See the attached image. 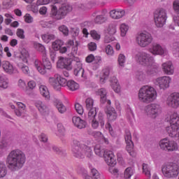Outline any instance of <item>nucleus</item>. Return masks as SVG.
<instances>
[{"label":"nucleus","instance_id":"obj_56","mask_svg":"<svg viewBox=\"0 0 179 179\" xmlns=\"http://www.w3.org/2000/svg\"><path fill=\"white\" fill-rule=\"evenodd\" d=\"M65 134V128L62 124H57V131L56 132V135L57 136H62Z\"/></svg>","mask_w":179,"mask_h":179},{"label":"nucleus","instance_id":"obj_48","mask_svg":"<svg viewBox=\"0 0 179 179\" xmlns=\"http://www.w3.org/2000/svg\"><path fill=\"white\" fill-rule=\"evenodd\" d=\"M106 33L110 36H114L117 33V25L114 24H109L106 29Z\"/></svg>","mask_w":179,"mask_h":179},{"label":"nucleus","instance_id":"obj_14","mask_svg":"<svg viewBox=\"0 0 179 179\" xmlns=\"http://www.w3.org/2000/svg\"><path fill=\"white\" fill-rule=\"evenodd\" d=\"M159 146L162 150H166L167 152H175V150H178V145H177V143L167 138L161 140Z\"/></svg>","mask_w":179,"mask_h":179},{"label":"nucleus","instance_id":"obj_17","mask_svg":"<svg viewBox=\"0 0 179 179\" xmlns=\"http://www.w3.org/2000/svg\"><path fill=\"white\" fill-rule=\"evenodd\" d=\"M166 104L171 108L177 109L179 107V93L173 92L169 94L166 100Z\"/></svg>","mask_w":179,"mask_h":179},{"label":"nucleus","instance_id":"obj_7","mask_svg":"<svg viewBox=\"0 0 179 179\" xmlns=\"http://www.w3.org/2000/svg\"><path fill=\"white\" fill-rule=\"evenodd\" d=\"M162 171L164 178H177L179 174V166L174 163L166 164L162 166Z\"/></svg>","mask_w":179,"mask_h":179},{"label":"nucleus","instance_id":"obj_30","mask_svg":"<svg viewBox=\"0 0 179 179\" xmlns=\"http://www.w3.org/2000/svg\"><path fill=\"white\" fill-rule=\"evenodd\" d=\"M107 20V13L106 11H102L101 13L98 14L94 19L95 23L98 24H102Z\"/></svg>","mask_w":179,"mask_h":179},{"label":"nucleus","instance_id":"obj_43","mask_svg":"<svg viewBox=\"0 0 179 179\" xmlns=\"http://www.w3.org/2000/svg\"><path fill=\"white\" fill-rule=\"evenodd\" d=\"M12 145V141L9 139H3L1 142H0V149L1 150H6L9 146Z\"/></svg>","mask_w":179,"mask_h":179},{"label":"nucleus","instance_id":"obj_44","mask_svg":"<svg viewBox=\"0 0 179 179\" xmlns=\"http://www.w3.org/2000/svg\"><path fill=\"white\" fill-rule=\"evenodd\" d=\"M125 62H127V57H125V55L122 53L119 54L117 57V64L119 66L124 68V66H125Z\"/></svg>","mask_w":179,"mask_h":179},{"label":"nucleus","instance_id":"obj_29","mask_svg":"<svg viewBox=\"0 0 179 179\" xmlns=\"http://www.w3.org/2000/svg\"><path fill=\"white\" fill-rule=\"evenodd\" d=\"M9 87V78L5 74L0 76V89L5 90Z\"/></svg>","mask_w":179,"mask_h":179},{"label":"nucleus","instance_id":"obj_3","mask_svg":"<svg viewBox=\"0 0 179 179\" xmlns=\"http://www.w3.org/2000/svg\"><path fill=\"white\" fill-rule=\"evenodd\" d=\"M69 12H72V6L66 3V0H55L52 6L51 15L57 20L64 19Z\"/></svg>","mask_w":179,"mask_h":179},{"label":"nucleus","instance_id":"obj_6","mask_svg":"<svg viewBox=\"0 0 179 179\" xmlns=\"http://www.w3.org/2000/svg\"><path fill=\"white\" fill-rule=\"evenodd\" d=\"M57 68L60 69H66V71H72L73 68H80V59L78 57H73L72 59L68 58L59 57L57 62Z\"/></svg>","mask_w":179,"mask_h":179},{"label":"nucleus","instance_id":"obj_8","mask_svg":"<svg viewBox=\"0 0 179 179\" xmlns=\"http://www.w3.org/2000/svg\"><path fill=\"white\" fill-rule=\"evenodd\" d=\"M34 65L41 75H46L48 71L52 69V64L50 59L47 58V56L42 57V62L41 60L36 59Z\"/></svg>","mask_w":179,"mask_h":179},{"label":"nucleus","instance_id":"obj_1","mask_svg":"<svg viewBox=\"0 0 179 179\" xmlns=\"http://www.w3.org/2000/svg\"><path fill=\"white\" fill-rule=\"evenodd\" d=\"M133 59L143 66H147L145 73L139 76L140 80H145L157 73V69L153 66L155 59L149 53L145 52H136L133 55Z\"/></svg>","mask_w":179,"mask_h":179},{"label":"nucleus","instance_id":"obj_25","mask_svg":"<svg viewBox=\"0 0 179 179\" xmlns=\"http://www.w3.org/2000/svg\"><path fill=\"white\" fill-rule=\"evenodd\" d=\"M73 124L78 128V129H83L87 126V122L78 116H74L72 118Z\"/></svg>","mask_w":179,"mask_h":179},{"label":"nucleus","instance_id":"obj_58","mask_svg":"<svg viewBox=\"0 0 179 179\" xmlns=\"http://www.w3.org/2000/svg\"><path fill=\"white\" fill-rule=\"evenodd\" d=\"M3 6L6 9H9V8H12V6H13V1H12V0H3Z\"/></svg>","mask_w":179,"mask_h":179},{"label":"nucleus","instance_id":"obj_19","mask_svg":"<svg viewBox=\"0 0 179 179\" xmlns=\"http://www.w3.org/2000/svg\"><path fill=\"white\" fill-rule=\"evenodd\" d=\"M125 142L127 143L126 150L132 157H135L136 154L134 151V142H132V136L131 132L127 131L124 136Z\"/></svg>","mask_w":179,"mask_h":179},{"label":"nucleus","instance_id":"obj_38","mask_svg":"<svg viewBox=\"0 0 179 179\" xmlns=\"http://www.w3.org/2000/svg\"><path fill=\"white\" fill-rule=\"evenodd\" d=\"M41 38L44 43L48 44L52 40H55V35L51 33L43 34L41 36Z\"/></svg>","mask_w":179,"mask_h":179},{"label":"nucleus","instance_id":"obj_54","mask_svg":"<svg viewBox=\"0 0 179 179\" xmlns=\"http://www.w3.org/2000/svg\"><path fill=\"white\" fill-rule=\"evenodd\" d=\"M58 83L59 86V90H61V87L68 85V81L66 80V79L64 78L63 77L59 75H58Z\"/></svg>","mask_w":179,"mask_h":179},{"label":"nucleus","instance_id":"obj_24","mask_svg":"<svg viewBox=\"0 0 179 179\" xmlns=\"http://www.w3.org/2000/svg\"><path fill=\"white\" fill-rule=\"evenodd\" d=\"M109 15L112 19L118 20L125 16V10L116 8L110 11Z\"/></svg>","mask_w":179,"mask_h":179},{"label":"nucleus","instance_id":"obj_64","mask_svg":"<svg viewBox=\"0 0 179 179\" xmlns=\"http://www.w3.org/2000/svg\"><path fill=\"white\" fill-rule=\"evenodd\" d=\"M88 47V50H90V51H96V50H97V44H96V43L94 42H90V43H88L87 45Z\"/></svg>","mask_w":179,"mask_h":179},{"label":"nucleus","instance_id":"obj_49","mask_svg":"<svg viewBox=\"0 0 179 179\" xmlns=\"http://www.w3.org/2000/svg\"><path fill=\"white\" fill-rule=\"evenodd\" d=\"M142 169H143V173L145 174L147 177L150 178L151 174H150V166L148 164L143 163L142 165Z\"/></svg>","mask_w":179,"mask_h":179},{"label":"nucleus","instance_id":"obj_62","mask_svg":"<svg viewBox=\"0 0 179 179\" xmlns=\"http://www.w3.org/2000/svg\"><path fill=\"white\" fill-rule=\"evenodd\" d=\"M4 16L6 17V18L5 19V20H4L5 24H6L7 26L9 25V24H10V23H12V19H13L12 15H10V14H9V13H6V14L4 15Z\"/></svg>","mask_w":179,"mask_h":179},{"label":"nucleus","instance_id":"obj_55","mask_svg":"<svg viewBox=\"0 0 179 179\" xmlns=\"http://www.w3.org/2000/svg\"><path fill=\"white\" fill-rule=\"evenodd\" d=\"M90 34L91 37H92V38L94 40H96V41H99V40H100V38H101V35L100 34V33L97 32V31H96V30H92L90 32Z\"/></svg>","mask_w":179,"mask_h":179},{"label":"nucleus","instance_id":"obj_23","mask_svg":"<svg viewBox=\"0 0 179 179\" xmlns=\"http://www.w3.org/2000/svg\"><path fill=\"white\" fill-rule=\"evenodd\" d=\"M162 70L165 75H174V66L171 61L162 63Z\"/></svg>","mask_w":179,"mask_h":179},{"label":"nucleus","instance_id":"obj_36","mask_svg":"<svg viewBox=\"0 0 179 179\" xmlns=\"http://www.w3.org/2000/svg\"><path fill=\"white\" fill-rule=\"evenodd\" d=\"M92 136L97 141H103L106 145H108V139L106 138L105 136L100 131H94Z\"/></svg>","mask_w":179,"mask_h":179},{"label":"nucleus","instance_id":"obj_47","mask_svg":"<svg viewBox=\"0 0 179 179\" xmlns=\"http://www.w3.org/2000/svg\"><path fill=\"white\" fill-rule=\"evenodd\" d=\"M120 29L121 36L125 37V36H127V33H128V30H129V26L125 23H122L120 26Z\"/></svg>","mask_w":179,"mask_h":179},{"label":"nucleus","instance_id":"obj_63","mask_svg":"<svg viewBox=\"0 0 179 179\" xmlns=\"http://www.w3.org/2000/svg\"><path fill=\"white\" fill-rule=\"evenodd\" d=\"M173 9L176 13H179V0H175L173 2Z\"/></svg>","mask_w":179,"mask_h":179},{"label":"nucleus","instance_id":"obj_10","mask_svg":"<svg viewBox=\"0 0 179 179\" xmlns=\"http://www.w3.org/2000/svg\"><path fill=\"white\" fill-rule=\"evenodd\" d=\"M144 113L150 118H157L162 114V106L156 103H150L145 107Z\"/></svg>","mask_w":179,"mask_h":179},{"label":"nucleus","instance_id":"obj_59","mask_svg":"<svg viewBox=\"0 0 179 179\" xmlns=\"http://www.w3.org/2000/svg\"><path fill=\"white\" fill-rule=\"evenodd\" d=\"M76 111H77L78 114L82 115L83 114V106L80 105V103H76L75 105Z\"/></svg>","mask_w":179,"mask_h":179},{"label":"nucleus","instance_id":"obj_9","mask_svg":"<svg viewBox=\"0 0 179 179\" xmlns=\"http://www.w3.org/2000/svg\"><path fill=\"white\" fill-rule=\"evenodd\" d=\"M152 41H153V36H152V34L148 31H140L136 35V43L142 48L150 45Z\"/></svg>","mask_w":179,"mask_h":179},{"label":"nucleus","instance_id":"obj_42","mask_svg":"<svg viewBox=\"0 0 179 179\" xmlns=\"http://www.w3.org/2000/svg\"><path fill=\"white\" fill-rule=\"evenodd\" d=\"M62 45H64V41L59 39L55 41L52 43V48L55 51H59Z\"/></svg>","mask_w":179,"mask_h":179},{"label":"nucleus","instance_id":"obj_26","mask_svg":"<svg viewBox=\"0 0 179 179\" xmlns=\"http://www.w3.org/2000/svg\"><path fill=\"white\" fill-rule=\"evenodd\" d=\"M110 87L113 89L115 93L120 94V93H121V85H120V82L118 81V79H117V77H113L110 78Z\"/></svg>","mask_w":179,"mask_h":179},{"label":"nucleus","instance_id":"obj_31","mask_svg":"<svg viewBox=\"0 0 179 179\" xmlns=\"http://www.w3.org/2000/svg\"><path fill=\"white\" fill-rule=\"evenodd\" d=\"M97 96L101 97V103L104 104L107 101V90L106 88H101L96 92Z\"/></svg>","mask_w":179,"mask_h":179},{"label":"nucleus","instance_id":"obj_45","mask_svg":"<svg viewBox=\"0 0 179 179\" xmlns=\"http://www.w3.org/2000/svg\"><path fill=\"white\" fill-rule=\"evenodd\" d=\"M135 171L132 167H127L124 171V178L130 179L134 176Z\"/></svg>","mask_w":179,"mask_h":179},{"label":"nucleus","instance_id":"obj_2","mask_svg":"<svg viewBox=\"0 0 179 179\" xmlns=\"http://www.w3.org/2000/svg\"><path fill=\"white\" fill-rule=\"evenodd\" d=\"M6 162L11 171H17L26 163V155L20 150H13L8 155Z\"/></svg>","mask_w":179,"mask_h":179},{"label":"nucleus","instance_id":"obj_4","mask_svg":"<svg viewBox=\"0 0 179 179\" xmlns=\"http://www.w3.org/2000/svg\"><path fill=\"white\" fill-rule=\"evenodd\" d=\"M138 96L139 101L149 104L157 99V92L152 86L144 85L139 90Z\"/></svg>","mask_w":179,"mask_h":179},{"label":"nucleus","instance_id":"obj_15","mask_svg":"<svg viewBox=\"0 0 179 179\" xmlns=\"http://www.w3.org/2000/svg\"><path fill=\"white\" fill-rule=\"evenodd\" d=\"M1 68L5 73L7 75H17L19 69L13 63L4 60L2 62Z\"/></svg>","mask_w":179,"mask_h":179},{"label":"nucleus","instance_id":"obj_16","mask_svg":"<svg viewBox=\"0 0 179 179\" xmlns=\"http://www.w3.org/2000/svg\"><path fill=\"white\" fill-rule=\"evenodd\" d=\"M155 85L159 86V89L162 90H166L170 87V83H171V78L170 76H164L162 77H159L154 80Z\"/></svg>","mask_w":179,"mask_h":179},{"label":"nucleus","instance_id":"obj_18","mask_svg":"<svg viewBox=\"0 0 179 179\" xmlns=\"http://www.w3.org/2000/svg\"><path fill=\"white\" fill-rule=\"evenodd\" d=\"M89 121L93 129H97L99 125L101 128H104V125H106V117L101 113L98 114L97 118L95 117L94 119H91Z\"/></svg>","mask_w":179,"mask_h":179},{"label":"nucleus","instance_id":"obj_35","mask_svg":"<svg viewBox=\"0 0 179 179\" xmlns=\"http://www.w3.org/2000/svg\"><path fill=\"white\" fill-rule=\"evenodd\" d=\"M34 46L36 50H37V51H38L41 54L42 58L47 57V50H45V47L43 44L35 43L34 44Z\"/></svg>","mask_w":179,"mask_h":179},{"label":"nucleus","instance_id":"obj_32","mask_svg":"<svg viewBox=\"0 0 179 179\" xmlns=\"http://www.w3.org/2000/svg\"><path fill=\"white\" fill-rule=\"evenodd\" d=\"M49 83L50 86L55 89V90H59V83H58V74L54 76V77L49 78Z\"/></svg>","mask_w":179,"mask_h":179},{"label":"nucleus","instance_id":"obj_27","mask_svg":"<svg viewBox=\"0 0 179 179\" xmlns=\"http://www.w3.org/2000/svg\"><path fill=\"white\" fill-rule=\"evenodd\" d=\"M80 68L79 67H74V75L75 76H81L83 79L86 80L88 78L87 71H85L82 68V60H80Z\"/></svg>","mask_w":179,"mask_h":179},{"label":"nucleus","instance_id":"obj_51","mask_svg":"<svg viewBox=\"0 0 179 179\" xmlns=\"http://www.w3.org/2000/svg\"><path fill=\"white\" fill-rule=\"evenodd\" d=\"M85 105L87 110H92V108H96L94 107V100L92 98H87L85 101Z\"/></svg>","mask_w":179,"mask_h":179},{"label":"nucleus","instance_id":"obj_34","mask_svg":"<svg viewBox=\"0 0 179 179\" xmlns=\"http://www.w3.org/2000/svg\"><path fill=\"white\" fill-rule=\"evenodd\" d=\"M39 92L43 97L46 99V100H50V91H48V88L47 87V86L44 85H41L39 86Z\"/></svg>","mask_w":179,"mask_h":179},{"label":"nucleus","instance_id":"obj_5","mask_svg":"<svg viewBox=\"0 0 179 179\" xmlns=\"http://www.w3.org/2000/svg\"><path fill=\"white\" fill-rule=\"evenodd\" d=\"M72 152L73 156L78 159H83L85 156L88 159H92V157H93L92 148L85 144H80V143L76 141H73Z\"/></svg>","mask_w":179,"mask_h":179},{"label":"nucleus","instance_id":"obj_33","mask_svg":"<svg viewBox=\"0 0 179 179\" xmlns=\"http://www.w3.org/2000/svg\"><path fill=\"white\" fill-rule=\"evenodd\" d=\"M67 47H71V54L73 56L78 55V42H73V40H69L66 43Z\"/></svg>","mask_w":179,"mask_h":179},{"label":"nucleus","instance_id":"obj_57","mask_svg":"<svg viewBox=\"0 0 179 179\" xmlns=\"http://www.w3.org/2000/svg\"><path fill=\"white\" fill-rule=\"evenodd\" d=\"M16 35L21 40H24L26 38V36L24 35V30L22 29H17Z\"/></svg>","mask_w":179,"mask_h":179},{"label":"nucleus","instance_id":"obj_20","mask_svg":"<svg viewBox=\"0 0 179 179\" xmlns=\"http://www.w3.org/2000/svg\"><path fill=\"white\" fill-rule=\"evenodd\" d=\"M148 51L152 54V55H166V54H167V50L162 47V45L159 43H153L148 49Z\"/></svg>","mask_w":179,"mask_h":179},{"label":"nucleus","instance_id":"obj_60","mask_svg":"<svg viewBox=\"0 0 179 179\" xmlns=\"http://www.w3.org/2000/svg\"><path fill=\"white\" fill-rule=\"evenodd\" d=\"M115 40V37L113 36V35H106L104 37V43L108 44V43H112Z\"/></svg>","mask_w":179,"mask_h":179},{"label":"nucleus","instance_id":"obj_40","mask_svg":"<svg viewBox=\"0 0 179 179\" xmlns=\"http://www.w3.org/2000/svg\"><path fill=\"white\" fill-rule=\"evenodd\" d=\"M8 174V168L5 162L0 161V178H3Z\"/></svg>","mask_w":179,"mask_h":179},{"label":"nucleus","instance_id":"obj_50","mask_svg":"<svg viewBox=\"0 0 179 179\" xmlns=\"http://www.w3.org/2000/svg\"><path fill=\"white\" fill-rule=\"evenodd\" d=\"M97 116V109L96 108H92V109H88V120H93Z\"/></svg>","mask_w":179,"mask_h":179},{"label":"nucleus","instance_id":"obj_21","mask_svg":"<svg viewBox=\"0 0 179 179\" xmlns=\"http://www.w3.org/2000/svg\"><path fill=\"white\" fill-rule=\"evenodd\" d=\"M34 106L41 115L45 116L50 114V107L45 102L38 100L35 101Z\"/></svg>","mask_w":179,"mask_h":179},{"label":"nucleus","instance_id":"obj_46","mask_svg":"<svg viewBox=\"0 0 179 179\" xmlns=\"http://www.w3.org/2000/svg\"><path fill=\"white\" fill-rule=\"evenodd\" d=\"M67 87L69 90H71V92H75V90H78V89H79V84L73 80H69L67 82Z\"/></svg>","mask_w":179,"mask_h":179},{"label":"nucleus","instance_id":"obj_52","mask_svg":"<svg viewBox=\"0 0 179 179\" xmlns=\"http://www.w3.org/2000/svg\"><path fill=\"white\" fill-rule=\"evenodd\" d=\"M105 52L108 57H113L114 56L115 51H114V48L111 46V45H108L105 48Z\"/></svg>","mask_w":179,"mask_h":179},{"label":"nucleus","instance_id":"obj_41","mask_svg":"<svg viewBox=\"0 0 179 179\" xmlns=\"http://www.w3.org/2000/svg\"><path fill=\"white\" fill-rule=\"evenodd\" d=\"M91 176L87 175L85 176V179H99L100 178V173H99V171L94 168L91 169Z\"/></svg>","mask_w":179,"mask_h":179},{"label":"nucleus","instance_id":"obj_22","mask_svg":"<svg viewBox=\"0 0 179 179\" xmlns=\"http://www.w3.org/2000/svg\"><path fill=\"white\" fill-rule=\"evenodd\" d=\"M103 157L108 166L114 167V166L117 164V159H115V155H114L113 151H105Z\"/></svg>","mask_w":179,"mask_h":179},{"label":"nucleus","instance_id":"obj_11","mask_svg":"<svg viewBox=\"0 0 179 179\" xmlns=\"http://www.w3.org/2000/svg\"><path fill=\"white\" fill-rule=\"evenodd\" d=\"M29 57L30 55L27 50H22L20 57H18L20 62L17 64V66L25 75H29V73H30V69H29V66L24 64L29 62Z\"/></svg>","mask_w":179,"mask_h":179},{"label":"nucleus","instance_id":"obj_39","mask_svg":"<svg viewBox=\"0 0 179 179\" xmlns=\"http://www.w3.org/2000/svg\"><path fill=\"white\" fill-rule=\"evenodd\" d=\"M104 152H107V150H104V148L102 147L100 144H96L94 147V152L96 156L99 157H103L104 156Z\"/></svg>","mask_w":179,"mask_h":179},{"label":"nucleus","instance_id":"obj_28","mask_svg":"<svg viewBox=\"0 0 179 179\" xmlns=\"http://www.w3.org/2000/svg\"><path fill=\"white\" fill-rule=\"evenodd\" d=\"M110 73H113V69L110 67H106L103 70V75L100 77L99 80V82L101 83V85H103L106 80L108 79Z\"/></svg>","mask_w":179,"mask_h":179},{"label":"nucleus","instance_id":"obj_53","mask_svg":"<svg viewBox=\"0 0 179 179\" xmlns=\"http://www.w3.org/2000/svg\"><path fill=\"white\" fill-rule=\"evenodd\" d=\"M59 31H60V33H62L63 35L64 36H69V29L68 28V27H66V25H60L58 28Z\"/></svg>","mask_w":179,"mask_h":179},{"label":"nucleus","instance_id":"obj_37","mask_svg":"<svg viewBox=\"0 0 179 179\" xmlns=\"http://www.w3.org/2000/svg\"><path fill=\"white\" fill-rule=\"evenodd\" d=\"M55 106L57 107L59 113H60V114H64V113H65L66 111V107L64 106V103H62V101L56 99L55 101Z\"/></svg>","mask_w":179,"mask_h":179},{"label":"nucleus","instance_id":"obj_61","mask_svg":"<svg viewBox=\"0 0 179 179\" xmlns=\"http://www.w3.org/2000/svg\"><path fill=\"white\" fill-rule=\"evenodd\" d=\"M119 171L118 169L117 168H114L113 166H110L109 168V173H110V174H112V176H114L115 177H118V173Z\"/></svg>","mask_w":179,"mask_h":179},{"label":"nucleus","instance_id":"obj_13","mask_svg":"<svg viewBox=\"0 0 179 179\" xmlns=\"http://www.w3.org/2000/svg\"><path fill=\"white\" fill-rule=\"evenodd\" d=\"M167 20V11L165 9L161 8L157 10L154 13V21L155 26L157 27H163L166 24Z\"/></svg>","mask_w":179,"mask_h":179},{"label":"nucleus","instance_id":"obj_12","mask_svg":"<svg viewBox=\"0 0 179 179\" xmlns=\"http://www.w3.org/2000/svg\"><path fill=\"white\" fill-rule=\"evenodd\" d=\"M118 115H121V113H119L115 110V108L113 107L108 108L106 110V117L108 119V122L106 124V129H108L110 135L113 136V127H111V124L110 122H114L117 120V118H118Z\"/></svg>","mask_w":179,"mask_h":179}]
</instances>
